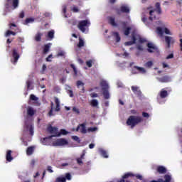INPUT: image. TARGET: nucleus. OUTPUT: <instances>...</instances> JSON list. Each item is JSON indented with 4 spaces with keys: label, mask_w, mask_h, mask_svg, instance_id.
<instances>
[{
    "label": "nucleus",
    "mask_w": 182,
    "mask_h": 182,
    "mask_svg": "<svg viewBox=\"0 0 182 182\" xmlns=\"http://www.w3.org/2000/svg\"><path fill=\"white\" fill-rule=\"evenodd\" d=\"M58 129L56 127H53L52 125H48L47 127V132L52 134L50 136H46L43 138L42 143L43 144H46V140H50L53 137H58V134L59 132H58Z\"/></svg>",
    "instance_id": "nucleus-1"
},
{
    "label": "nucleus",
    "mask_w": 182,
    "mask_h": 182,
    "mask_svg": "<svg viewBox=\"0 0 182 182\" xmlns=\"http://www.w3.org/2000/svg\"><path fill=\"white\" fill-rule=\"evenodd\" d=\"M143 119L140 116L131 115L127 120V126H131V129H134L139 123H141Z\"/></svg>",
    "instance_id": "nucleus-2"
},
{
    "label": "nucleus",
    "mask_w": 182,
    "mask_h": 182,
    "mask_svg": "<svg viewBox=\"0 0 182 182\" xmlns=\"http://www.w3.org/2000/svg\"><path fill=\"white\" fill-rule=\"evenodd\" d=\"M100 86L102 87V95L104 98L107 100L110 99V94L109 93V84L105 80H103L100 82Z\"/></svg>",
    "instance_id": "nucleus-3"
},
{
    "label": "nucleus",
    "mask_w": 182,
    "mask_h": 182,
    "mask_svg": "<svg viewBox=\"0 0 182 182\" xmlns=\"http://www.w3.org/2000/svg\"><path fill=\"white\" fill-rule=\"evenodd\" d=\"M156 9L151 10L149 11V21H153V19H156V16L154 15V12H156L158 15L161 14V7H160V3L157 2L155 4Z\"/></svg>",
    "instance_id": "nucleus-4"
},
{
    "label": "nucleus",
    "mask_w": 182,
    "mask_h": 182,
    "mask_svg": "<svg viewBox=\"0 0 182 182\" xmlns=\"http://www.w3.org/2000/svg\"><path fill=\"white\" fill-rule=\"evenodd\" d=\"M68 144H69V141L65 138L58 139L53 143V146L55 147H62L63 146H68Z\"/></svg>",
    "instance_id": "nucleus-5"
},
{
    "label": "nucleus",
    "mask_w": 182,
    "mask_h": 182,
    "mask_svg": "<svg viewBox=\"0 0 182 182\" xmlns=\"http://www.w3.org/2000/svg\"><path fill=\"white\" fill-rule=\"evenodd\" d=\"M86 26H90V21H89L88 20L80 21L77 25L78 29H80V31L83 33L86 32Z\"/></svg>",
    "instance_id": "nucleus-6"
},
{
    "label": "nucleus",
    "mask_w": 182,
    "mask_h": 182,
    "mask_svg": "<svg viewBox=\"0 0 182 182\" xmlns=\"http://www.w3.org/2000/svg\"><path fill=\"white\" fill-rule=\"evenodd\" d=\"M11 55L13 58V59L11 60V63H13V65H16V63H18V60H19V58H21L16 48H14L11 50Z\"/></svg>",
    "instance_id": "nucleus-7"
},
{
    "label": "nucleus",
    "mask_w": 182,
    "mask_h": 182,
    "mask_svg": "<svg viewBox=\"0 0 182 182\" xmlns=\"http://www.w3.org/2000/svg\"><path fill=\"white\" fill-rule=\"evenodd\" d=\"M132 41H127L124 43L125 46H132V45H134L136 41H137V33L135 31L132 33Z\"/></svg>",
    "instance_id": "nucleus-8"
},
{
    "label": "nucleus",
    "mask_w": 182,
    "mask_h": 182,
    "mask_svg": "<svg viewBox=\"0 0 182 182\" xmlns=\"http://www.w3.org/2000/svg\"><path fill=\"white\" fill-rule=\"evenodd\" d=\"M165 42L166 43V48L168 49H170V48H171V45H173V43H175L176 40L171 36H165Z\"/></svg>",
    "instance_id": "nucleus-9"
},
{
    "label": "nucleus",
    "mask_w": 182,
    "mask_h": 182,
    "mask_svg": "<svg viewBox=\"0 0 182 182\" xmlns=\"http://www.w3.org/2000/svg\"><path fill=\"white\" fill-rule=\"evenodd\" d=\"M147 48H148L147 50L149 53H154V52H158L159 50V48H157V46H156L152 43H148Z\"/></svg>",
    "instance_id": "nucleus-10"
},
{
    "label": "nucleus",
    "mask_w": 182,
    "mask_h": 182,
    "mask_svg": "<svg viewBox=\"0 0 182 182\" xmlns=\"http://www.w3.org/2000/svg\"><path fill=\"white\" fill-rule=\"evenodd\" d=\"M131 89H132L133 93H134L136 95V96H137V97H141L142 93H141V90H140L139 87L132 85L131 87Z\"/></svg>",
    "instance_id": "nucleus-11"
},
{
    "label": "nucleus",
    "mask_w": 182,
    "mask_h": 182,
    "mask_svg": "<svg viewBox=\"0 0 182 182\" xmlns=\"http://www.w3.org/2000/svg\"><path fill=\"white\" fill-rule=\"evenodd\" d=\"M121 12H122V14H129L130 13V9H129L127 7V6H122L120 7V10L119 9L117 10V15H120Z\"/></svg>",
    "instance_id": "nucleus-12"
},
{
    "label": "nucleus",
    "mask_w": 182,
    "mask_h": 182,
    "mask_svg": "<svg viewBox=\"0 0 182 182\" xmlns=\"http://www.w3.org/2000/svg\"><path fill=\"white\" fill-rule=\"evenodd\" d=\"M129 177H134V175L132 173H125L122 179L117 181V182H130V181L127 180Z\"/></svg>",
    "instance_id": "nucleus-13"
},
{
    "label": "nucleus",
    "mask_w": 182,
    "mask_h": 182,
    "mask_svg": "<svg viewBox=\"0 0 182 182\" xmlns=\"http://www.w3.org/2000/svg\"><path fill=\"white\" fill-rule=\"evenodd\" d=\"M85 156H86V150H83L80 157L76 159L78 166H83V161L82 160H85Z\"/></svg>",
    "instance_id": "nucleus-14"
},
{
    "label": "nucleus",
    "mask_w": 182,
    "mask_h": 182,
    "mask_svg": "<svg viewBox=\"0 0 182 182\" xmlns=\"http://www.w3.org/2000/svg\"><path fill=\"white\" fill-rule=\"evenodd\" d=\"M158 80L161 83H168V82H171V77L168 75H165L161 77H158Z\"/></svg>",
    "instance_id": "nucleus-15"
},
{
    "label": "nucleus",
    "mask_w": 182,
    "mask_h": 182,
    "mask_svg": "<svg viewBox=\"0 0 182 182\" xmlns=\"http://www.w3.org/2000/svg\"><path fill=\"white\" fill-rule=\"evenodd\" d=\"M134 73H146V69L144 68L134 66L132 69Z\"/></svg>",
    "instance_id": "nucleus-16"
},
{
    "label": "nucleus",
    "mask_w": 182,
    "mask_h": 182,
    "mask_svg": "<svg viewBox=\"0 0 182 182\" xmlns=\"http://www.w3.org/2000/svg\"><path fill=\"white\" fill-rule=\"evenodd\" d=\"M167 96H168V92H167V90L162 89L160 92L159 93L158 95V99L159 97V99H166V97H167Z\"/></svg>",
    "instance_id": "nucleus-17"
},
{
    "label": "nucleus",
    "mask_w": 182,
    "mask_h": 182,
    "mask_svg": "<svg viewBox=\"0 0 182 182\" xmlns=\"http://www.w3.org/2000/svg\"><path fill=\"white\" fill-rule=\"evenodd\" d=\"M6 161H9V163H11V161H12V160H14V157H12V151L8 150L6 151Z\"/></svg>",
    "instance_id": "nucleus-18"
},
{
    "label": "nucleus",
    "mask_w": 182,
    "mask_h": 182,
    "mask_svg": "<svg viewBox=\"0 0 182 182\" xmlns=\"http://www.w3.org/2000/svg\"><path fill=\"white\" fill-rule=\"evenodd\" d=\"M156 171L159 174H166V173H167V169L163 166H159L157 167Z\"/></svg>",
    "instance_id": "nucleus-19"
},
{
    "label": "nucleus",
    "mask_w": 182,
    "mask_h": 182,
    "mask_svg": "<svg viewBox=\"0 0 182 182\" xmlns=\"http://www.w3.org/2000/svg\"><path fill=\"white\" fill-rule=\"evenodd\" d=\"M55 103V112H59L60 110V101L56 97H54Z\"/></svg>",
    "instance_id": "nucleus-20"
},
{
    "label": "nucleus",
    "mask_w": 182,
    "mask_h": 182,
    "mask_svg": "<svg viewBox=\"0 0 182 182\" xmlns=\"http://www.w3.org/2000/svg\"><path fill=\"white\" fill-rule=\"evenodd\" d=\"M77 89H80V86L82 87L81 92L85 93V84L81 80H77L76 82Z\"/></svg>",
    "instance_id": "nucleus-21"
},
{
    "label": "nucleus",
    "mask_w": 182,
    "mask_h": 182,
    "mask_svg": "<svg viewBox=\"0 0 182 182\" xmlns=\"http://www.w3.org/2000/svg\"><path fill=\"white\" fill-rule=\"evenodd\" d=\"M98 151L100 154H101V156H102V157H104L105 159H107L109 157V155H107V152L106 151V150L102 148H100L98 149Z\"/></svg>",
    "instance_id": "nucleus-22"
},
{
    "label": "nucleus",
    "mask_w": 182,
    "mask_h": 182,
    "mask_svg": "<svg viewBox=\"0 0 182 182\" xmlns=\"http://www.w3.org/2000/svg\"><path fill=\"white\" fill-rule=\"evenodd\" d=\"M108 22L109 25H112V26H117V23H116L114 17L109 16Z\"/></svg>",
    "instance_id": "nucleus-23"
},
{
    "label": "nucleus",
    "mask_w": 182,
    "mask_h": 182,
    "mask_svg": "<svg viewBox=\"0 0 182 182\" xmlns=\"http://www.w3.org/2000/svg\"><path fill=\"white\" fill-rule=\"evenodd\" d=\"M35 150V147L29 146L27 148L26 154L27 156H32L33 154V151Z\"/></svg>",
    "instance_id": "nucleus-24"
},
{
    "label": "nucleus",
    "mask_w": 182,
    "mask_h": 182,
    "mask_svg": "<svg viewBox=\"0 0 182 182\" xmlns=\"http://www.w3.org/2000/svg\"><path fill=\"white\" fill-rule=\"evenodd\" d=\"M47 38H48V39L50 41H52V39H53V38H55V31L51 30V31H48Z\"/></svg>",
    "instance_id": "nucleus-25"
},
{
    "label": "nucleus",
    "mask_w": 182,
    "mask_h": 182,
    "mask_svg": "<svg viewBox=\"0 0 182 182\" xmlns=\"http://www.w3.org/2000/svg\"><path fill=\"white\" fill-rule=\"evenodd\" d=\"M50 49V43L46 44L44 46V48L43 50V55H46L48 53V52H49Z\"/></svg>",
    "instance_id": "nucleus-26"
},
{
    "label": "nucleus",
    "mask_w": 182,
    "mask_h": 182,
    "mask_svg": "<svg viewBox=\"0 0 182 182\" xmlns=\"http://www.w3.org/2000/svg\"><path fill=\"white\" fill-rule=\"evenodd\" d=\"M28 116H33L35 114V110L31 107H28L27 109Z\"/></svg>",
    "instance_id": "nucleus-27"
},
{
    "label": "nucleus",
    "mask_w": 182,
    "mask_h": 182,
    "mask_svg": "<svg viewBox=\"0 0 182 182\" xmlns=\"http://www.w3.org/2000/svg\"><path fill=\"white\" fill-rule=\"evenodd\" d=\"M42 33H37V34L35 36V41L36 42H41V41H42Z\"/></svg>",
    "instance_id": "nucleus-28"
},
{
    "label": "nucleus",
    "mask_w": 182,
    "mask_h": 182,
    "mask_svg": "<svg viewBox=\"0 0 182 182\" xmlns=\"http://www.w3.org/2000/svg\"><path fill=\"white\" fill-rule=\"evenodd\" d=\"M90 105L92 107H97L99 106V102L97 100H92L90 102Z\"/></svg>",
    "instance_id": "nucleus-29"
},
{
    "label": "nucleus",
    "mask_w": 182,
    "mask_h": 182,
    "mask_svg": "<svg viewBox=\"0 0 182 182\" xmlns=\"http://www.w3.org/2000/svg\"><path fill=\"white\" fill-rule=\"evenodd\" d=\"M124 29V35H125V36H129V35H130V31H132V27H127Z\"/></svg>",
    "instance_id": "nucleus-30"
},
{
    "label": "nucleus",
    "mask_w": 182,
    "mask_h": 182,
    "mask_svg": "<svg viewBox=\"0 0 182 182\" xmlns=\"http://www.w3.org/2000/svg\"><path fill=\"white\" fill-rule=\"evenodd\" d=\"M69 132L66 131V129H60V132L58 134V137H60V136H66V134H68Z\"/></svg>",
    "instance_id": "nucleus-31"
},
{
    "label": "nucleus",
    "mask_w": 182,
    "mask_h": 182,
    "mask_svg": "<svg viewBox=\"0 0 182 182\" xmlns=\"http://www.w3.org/2000/svg\"><path fill=\"white\" fill-rule=\"evenodd\" d=\"M12 5L14 9H16L19 6V0H12Z\"/></svg>",
    "instance_id": "nucleus-32"
},
{
    "label": "nucleus",
    "mask_w": 182,
    "mask_h": 182,
    "mask_svg": "<svg viewBox=\"0 0 182 182\" xmlns=\"http://www.w3.org/2000/svg\"><path fill=\"white\" fill-rule=\"evenodd\" d=\"M81 127V133L86 134L87 133V131L86 130V124L83 123L80 124Z\"/></svg>",
    "instance_id": "nucleus-33"
},
{
    "label": "nucleus",
    "mask_w": 182,
    "mask_h": 182,
    "mask_svg": "<svg viewBox=\"0 0 182 182\" xmlns=\"http://www.w3.org/2000/svg\"><path fill=\"white\" fill-rule=\"evenodd\" d=\"M113 36L115 37L116 42L118 43L121 41L120 35L117 32H114Z\"/></svg>",
    "instance_id": "nucleus-34"
},
{
    "label": "nucleus",
    "mask_w": 182,
    "mask_h": 182,
    "mask_svg": "<svg viewBox=\"0 0 182 182\" xmlns=\"http://www.w3.org/2000/svg\"><path fill=\"white\" fill-rule=\"evenodd\" d=\"M83 46H85V41H83V39H82V38L80 37L77 48H83Z\"/></svg>",
    "instance_id": "nucleus-35"
},
{
    "label": "nucleus",
    "mask_w": 182,
    "mask_h": 182,
    "mask_svg": "<svg viewBox=\"0 0 182 182\" xmlns=\"http://www.w3.org/2000/svg\"><path fill=\"white\" fill-rule=\"evenodd\" d=\"M11 35H13V36H15L16 35V33L11 30H9L6 31L5 36L8 37V36H11Z\"/></svg>",
    "instance_id": "nucleus-36"
},
{
    "label": "nucleus",
    "mask_w": 182,
    "mask_h": 182,
    "mask_svg": "<svg viewBox=\"0 0 182 182\" xmlns=\"http://www.w3.org/2000/svg\"><path fill=\"white\" fill-rule=\"evenodd\" d=\"M139 39V43H144L146 42V39L141 38L140 35L136 34V41Z\"/></svg>",
    "instance_id": "nucleus-37"
},
{
    "label": "nucleus",
    "mask_w": 182,
    "mask_h": 182,
    "mask_svg": "<svg viewBox=\"0 0 182 182\" xmlns=\"http://www.w3.org/2000/svg\"><path fill=\"white\" fill-rule=\"evenodd\" d=\"M156 32H157L158 35H160L161 36H163V33H164L163 28H161V27H158L156 28Z\"/></svg>",
    "instance_id": "nucleus-38"
},
{
    "label": "nucleus",
    "mask_w": 182,
    "mask_h": 182,
    "mask_svg": "<svg viewBox=\"0 0 182 182\" xmlns=\"http://www.w3.org/2000/svg\"><path fill=\"white\" fill-rule=\"evenodd\" d=\"M55 182H66V178H65V177H58L55 179Z\"/></svg>",
    "instance_id": "nucleus-39"
},
{
    "label": "nucleus",
    "mask_w": 182,
    "mask_h": 182,
    "mask_svg": "<svg viewBox=\"0 0 182 182\" xmlns=\"http://www.w3.org/2000/svg\"><path fill=\"white\" fill-rule=\"evenodd\" d=\"M164 182H171V176L170 175H165L164 176Z\"/></svg>",
    "instance_id": "nucleus-40"
},
{
    "label": "nucleus",
    "mask_w": 182,
    "mask_h": 182,
    "mask_svg": "<svg viewBox=\"0 0 182 182\" xmlns=\"http://www.w3.org/2000/svg\"><path fill=\"white\" fill-rule=\"evenodd\" d=\"M53 106H54L53 102H51V104H50L51 109H50V111L48 112L49 116H53Z\"/></svg>",
    "instance_id": "nucleus-41"
},
{
    "label": "nucleus",
    "mask_w": 182,
    "mask_h": 182,
    "mask_svg": "<svg viewBox=\"0 0 182 182\" xmlns=\"http://www.w3.org/2000/svg\"><path fill=\"white\" fill-rule=\"evenodd\" d=\"M30 100H33L34 102L38 101V97L36 96H35V95L31 94L30 95Z\"/></svg>",
    "instance_id": "nucleus-42"
},
{
    "label": "nucleus",
    "mask_w": 182,
    "mask_h": 182,
    "mask_svg": "<svg viewBox=\"0 0 182 182\" xmlns=\"http://www.w3.org/2000/svg\"><path fill=\"white\" fill-rule=\"evenodd\" d=\"M26 85H27V89L28 90H31V89H33L31 87V85H32V81L31 80H27L26 81Z\"/></svg>",
    "instance_id": "nucleus-43"
},
{
    "label": "nucleus",
    "mask_w": 182,
    "mask_h": 182,
    "mask_svg": "<svg viewBox=\"0 0 182 182\" xmlns=\"http://www.w3.org/2000/svg\"><path fill=\"white\" fill-rule=\"evenodd\" d=\"M146 68H151L153 66V62L152 61H148L145 63Z\"/></svg>",
    "instance_id": "nucleus-44"
},
{
    "label": "nucleus",
    "mask_w": 182,
    "mask_h": 182,
    "mask_svg": "<svg viewBox=\"0 0 182 182\" xmlns=\"http://www.w3.org/2000/svg\"><path fill=\"white\" fill-rule=\"evenodd\" d=\"M70 68L73 70V72L75 75H77V70L76 69V67L73 64H70Z\"/></svg>",
    "instance_id": "nucleus-45"
},
{
    "label": "nucleus",
    "mask_w": 182,
    "mask_h": 182,
    "mask_svg": "<svg viewBox=\"0 0 182 182\" xmlns=\"http://www.w3.org/2000/svg\"><path fill=\"white\" fill-rule=\"evenodd\" d=\"M92 63H93V61L92 60L86 61V65L88 68H92Z\"/></svg>",
    "instance_id": "nucleus-46"
},
{
    "label": "nucleus",
    "mask_w": 182,
    "mask_h": 182,
    "mask_svg": "<svg viewBox=\"0 0 182 182\" xmlns=\"http://www.w3.org/2000/svg\"><path fill=\"white\" fill-rule=\"evenodd\" d=\"M73 112H74L77 114H80V111L79 110V109L76 108V107H73Z\"/></svg>",
    "instance_id": "nucleus-47"
},
{
    "label": "nucleus",
    "mask_w": 182,
    "mask_h": 182,
    "mask_svg": "<svg viewBox=\"0 0 182 182\" xmlns=\"http://www.w3.org/2000/svg\"><path fill=\"white\" fill-rule=\"evenodd\" d=\"M52 58H53V55L50 54L46 58V62H52V60H50Z\"/></svg>",
    "instance_id": "nucleus-48"
},
{
    "label": "nucleus",
    "mask_w": 182,
    "mask_h": 182,
    "mask_svg": "<svg viewBox=\"0 0 182 182\" xmlns=\"http://www.w3.org/2000/svg\"><path fill=\"white\" fill-rule=\"evenodd\" d=\"M71 11H73L75 14H77V12H79V9L77 6H73L71 9Z\"/></svg>",
    "instance_id": "nucleus-49"
},
{
    "label": "nucleus",
    "mask_w": 182,
    "mask_h": 182,
    "mask_svg": "<svg viewBox=\"0 0 182 182\" xmlns=\"http://www.w3.org/2000/svg\"><path fill=\"white\" fill-rule=\"evenodd\" d=\"M35 21L33 18H27L25 21L26 23H31V22H33Z\"/></svg>",
    "instance_id": "nucleus-50"
},
{
    "label": "nucleus",
    "mask_w": 182,
    "mask_h": 182,
    "mask_svg": "<svg viewBox=\"0 0 182 182\" xmlns=\"http://www.w3.org/2000/svg\"><path fill=\"white\" fill-rule=\"evenodd\" d=\"M96 130H97V127H90L88 128V132H96Z\"/></svg>",
    "instance_id": "nucleus-51"
},
{
    "label": "nucleus",
    "mask_w": 182,
    "mask_h": 182,
    "mask_svg": "<svg viewBox=\"0 0 182 182\" xmlns=\"http://www.w3.org/2000/svg\"><path fill=\"white\" fill-rule=\"evenodd\" d=\"M72 178V176L70 175V173H68L65 174V180H71Z\"/></svg>",
    "instance_id": "nucleus-52"
},
{
    "label": "nucleus",
    "mask_w": 182,
    "mask_h": 182,
    "mask_svg": "<svg viewBox=\"0 0 182 182\" xmlns=\"http://www.w3.org/2000/svg\"><path fill=\"white\" fill-rule=\"evenodd\" d=\"M164 32H165V33H166V35H171V33L170 32V30H168V28H164Z\"/></svg>",
    "instance_id": "nucleus-53"
},
{
    "label": "nucleus",
    "mask_w": 182,
    "mask_h": 182,
    "mask_svg": "<svg viewBox=\"0 0 182 182\" xmlns=\"http://www.w3.org/2000/svg\"><path fill=\"white\" fill-rule=\"evenodd\" d=\"M19 18L21 19L25 18V12L24 11H21V13L19 14Z\"/></svg>",
    "instance_id": "nucleus-54"
},
{
    "label": "nucleus",
    "mask_w": 182,
    "mask_h": 182,
    "mask_svg": "<svg viewBox=\"0 0 182 182\" xmlns=\"http://www.w3.org/2000/svg\"><path fill=\"white\" fill-rule=\"evenodd\" d=\"M29 132L31 136H33V127L31 126L30 129H29Z\"/></svg>",
    "instance_id": "nucleus-55"
},
{
    "label": "nucleus",
    "mask_w": 182,
    "mask_h": 182,
    "mask_svg": "<svg viewBox=\"0 0 182 182\" xmlns=\"http://www.w3.org/2000/svg\"><path fill=\"white\" fill-rule=\"evenodd\" d=\"M142 116L143 117H146V118L150 117V115L147 112H142Z\"/></svg>",
    "instance_id": "nucleus-56"
},
{
    "label": "nucleus",
    "mask_w": 182,
    "mask_h": 182,
    "mask_svg": "<svg viewBox=\"0 0 182 182\" xmlns=\"http://www.w3.org/2000/svg\"><path fill=\"white\" fill-rule=\"evenodd\" d=\"M121 24L122 25L123 29H125V28H126V26H127V22H126V21H122V22H121Z\"/></svg>",
    "instance_id": "nucleus-57"
},
{
    "label": "nucleus",
    "mask_w": 182,
    "mask_h": 182,
    "mask_svg": "<svg viewBox=\"0 0 182 182\" xmlns=\"http://www.w3.org/2000/svg\"><path fill=\"white\" fill-rule=\"evenodd\" d=\"M9 26L10 29H12V27L16 28V24H15L14 23H9Z\"/></svg>",
    "instance_id": "nucleus-58"
},
{
    "label": "nucleus",
    "mask_w": 182,
    "mask_h": 182,
    "mask_svg": "<svg viewBox=\"0 0 182 182\" xmlns=\"http://www.w3.org/2000/svg\"><path fill=\"white\" fill-rule=\"evenodd\" d=\"M72 139L73 140H75V141H79V136H73Z\"/></svg>",
    "instance_id": "nucleus-59"
},
{
    "label": "nucleus",
    "mask_w": 182,
    "mask_h": 182,
    "mask_svg": "<svg viewBox=\"0 0 182 182\" xmlns=\"http://www.w3.org/2000/svg\"><path fill=\"white\" fill-rule=\"evenodd\" d=\"M57 56H65V52L63 51L58 52V53L57 54Z\"/></svg>",
    "instance_id": "nucleus-60"
},
{
    "label": "nucleus",
    "mask_w": 182,
    "mask_h": 182,
    "mask_svg": "<svg viewBox=\"0 0 182 182\" xmlns=\"http://www.w3.org/2000/svg\"><path fill=\"white\" fill-rule=\"evenodd\" d=\"M173 58L174 55L173 53H171L166 57V59H173Z\"/></svg>",
    "instance_id": "nucleus-61"
},
{
    "label": "nucleus",
    "mask_w": 182,
    "mask_h": 182,
    "mask_svg": "<svg viewBox=\"0 0 182 182\" xmlns=\"http://www.w3.org/2000/svg\"><path fill=\"white\" fill-rule=\"evenodd\" d=\"M47 170L49 173H53V170H52V166H48Z\"/></svg>",
    "instance_id": "nucleus-62"
},
{
    "label": "nucleus",
    "mask_w": 182,
    "mask_h": 182,
    "mask_svg": "<svg viewBox=\"0 0 182 182\" xmlns=\"http://www.w3.org/2000/svg\"><path fill=\"white\" fill-rule=\"evenodd\" d=\"M136 49L138 50H143V46L139 45V46H136Z\"/></svg>",
    "instance_id": "nucleus-63"
},
{
    "label": "nucleus",
    "mask_w": 182,
    "mask_h": 182,
    "mask_svg": "<svg viewBox=\"0 0 182 182\" xmlns=\"http://www.w3.org/2000/svg\"><path fill=\"white\" fill-rule=\"evenodd\" d=\"M97 93H91L90 94V97H97Z\"/></svg>",
    "instance_id": "nucleus-64"
}]
</instances>
